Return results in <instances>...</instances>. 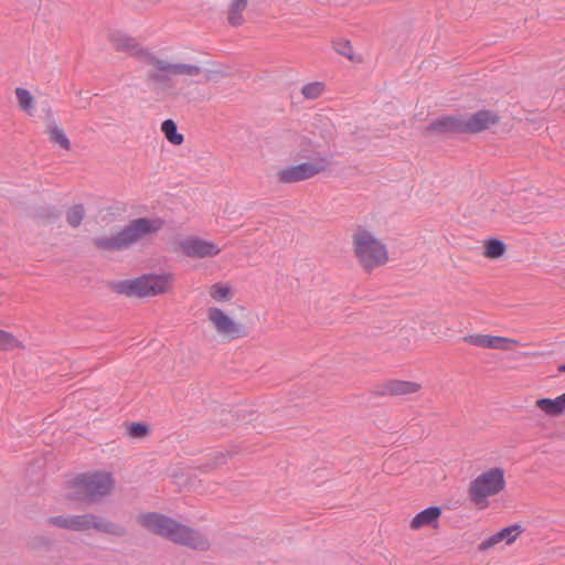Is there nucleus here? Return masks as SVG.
Segmentation results:
<instances>
[{
  "mask_svg": "<svg viewBox=\"0 0 565 565\" xmlns=\"http://www.w3.org/2000/svg\"><path fill=\"white\" fill-rule=\"evenodd\" d=\"M175 250L189 258H214L220 255L221 247L213 241L200 236L188 235L175 243Z\"/></svg>",
  "mask_w": 565,
  "mask_h": 565,
  "instance_id": "10",
  "label": "nucleus"
},
{
  "mask_svg": "<svg viewBox=\"0 0 565 565\" xmlns=\"http://www.w3.org/2000/svg\"><path fill=\"white\" fill-rule=\"evenodd\" d=\"M207 295L213 302L212 306H218L232 301L235 296V290L230 284L218 281L209 286Z\"/></svg>",
  "mask_w": 565,
  "mask_h": 565,
  "instance_id": "17",
  "label": "nucleus"
},
{
  "mask_svg": "<svg viewBox=\"0 0 565 565\" xmlns=\"http://www.w3.org/2000/svg\"><path fill=\"white\" fill-rule=\"evenodd\" d=\"M148 434V427L146 425L134 423L128 427V435L131 438H143Z\"/></svg>",
  "mask_w": 565,
  "mask_h": 565,
  "instance_id": "30",
  "label": "nucleus"
},
{
  "mask_svg": "<svg viewBox=\"0 0 565 565\" xmlns=\"http://www.w3.org/2000/svg\"><path fill=\"white\" fill-rule=\"evenodd\" d=\"M21 341L17 339L14 334L6 330L0 329V350L9 351L22 348Z\"/></svg>",
  "mask_w": 565,
  "mask_h": 565,
  "instance_id": "26",
  "label": "nucleus"
},
{
  "mask_svg": "<svg viewBox=\"0 0 565 565\" xmlns=\"http://www.w3.org/2000/svg\"><path fill=\"white\" fill-rule=\"evenodd\" d=\"M465 118L443 117L433 121L429 129L437 132L466 134Z\"/></svg>",
  "mask_w": 565,
  "mask_h": 565,
  "instance_id": "18",
  "label": "nucleus"
},
{
  "mask_svg": "<svg viewBox=\"0 0 565 565\" xmlns=\"http://www.w3.org/2000/svg\"><path fill=\"white\" fill-rule=\"evenodd\" d=\"M205 317L209 328L222 340L233 341L246 335L244 324L231 310L220 306H209Z\"/></svg>",
  "mask_w": 565,
  "mask_h": 565,
  "instance_id": "8",
  "label": "nucleus"
},
{
  "mask_svg": "<svg viewBox=\"0 0 565 565\" xmlns=\"http://www.w3.org/2000/svg\"><path fill=\"white\" fill-rule=\"evenodd\" d=\"M505 488V470L502 467H490L469 482L468 500L476 509L486 510L490 507L491 499L501 494Z\"/></svg>",
  "mask_w": 565,
  "mask_h": 565,
  "instance_id": "5",
  "label": "nucleus"
},
{
  "mask_svg": "<svg viewBox=\"0 0 565 565\" xmlns=\"http://www.w3.org/2000/svg\"><path fill=\"white\" fill-rule=\"evenodd\" d=\"M14 94L19 108L26 115L32 116L35 113L36 103L31 92L22 87H17Z\"/></svg>",
  "mask_w": 565,
  "mask_h": 565,
  "instance_id": "20",
  "label": "nucleus"
},
{
  "mask_svg": "<svg viewBox=\"0 0 565 565\" xmlns=\"http://www.w3.org/2000/svg\"><path fill=\"white\" fill-rule=\"evenodd\" d=\"M519 345L520 342L516 339L488 334L486 349L511 351Z\"/></svg>",
  "mask_w": 565,
  "mask_h": 565,
  "instance_id": "22",
  "label": "nucleus"
},
{
  "mask_svg": "<svg viewBox=\"0 0 565 565\" xmlns=\"http://www.w3.org/2000/svg\"><path fill=\"white\" fill-rule=\"evenodd\" d=\"M136 522L153 534L175 543L200 550L209 546V542L203 535L163 514L156 512L141 513L137 516Z\"/></svg>",
  "mask_w": 565,
  "mask_h": 565,
  "instance_id": "2",
  "label": "nucleus"
},
{
  "mask_svg": "<svg viewBox=\"0 0 565 565\" xmlns=\"http://www.w3.org/2000/svg\"><path fill=\"white\" fill-rule=\"evenodd\" d=\"M523 532L524 527L518 523L502 527L500 531L483 540L479 544V551H489L500 543H504L505 545L510 546L516 542Z\"/></svg>",
  "mask_w": 565,
  "mask_h": 565,
  "instance_id": "13",
  "label": "nucleus"
},
{
  "mask_svg": "<svg viewBox=\"0 0 565 565\" xmlns=\"http://www.w3.org/2000/svg\"><path fill=\"white\" fill-rule=\"evenodd\" d=\"M499 121L500 116L495 111L482 109L465 118L463 129L466 134H478L492 128L498 125Z\"/></svg>",
  "mask_w": 565,
  "mask_h": 565,
  "instance_id": "14",
  "label": "nucleus"
},
{
  "mask_svg": "<svg viewBox=\"0 0 565 565\" xmlns=\"http://www.w3.org/2000/svg\"><path fill=\"white\" fill-rule=\"evenodd\" d=\"M326 157H317L310 161L285 167L277 171L276 178L280 183L301 182L324 172L329 168Z\"/></svg>",
  "mask_w": 565,
  "mask_h": 565,
  "instance_id": "9",
  "label": "nucleus"
},
{
  "mask_svg": "<svg viewBox=\"0 0 565 565\" xmlns=\"http://www.w3.org/2000/svg\"><path fill=\"white\" fill-rule=\"evenodd\" d=\"M95 529L111 535H124L126 533L121 525L102 519L93 514L72 515L71 527L73 531H87Z\"/></svg>",
  "mask_w": 565,
  "mask_h": 565,
  "instance_id": "11",
  "label": "nucleus"
},
{
  "mask_svg": "<svg viewBox=\"0 0 565 565\" xmlns=\"http://www.w3.org/2000/svg\"><path fill=\"white\" fill-rule=\"evenodd\" d=\"M332 47L338 54L343 55L352 62L360 61L359 56L355 54L353 45L344 38H337L332 40Z\"/></svg>",
  "mask_w": 565,
  "mask_h": 565,
  "instance_id": "24",
  "label": "nucleus"
},
{
  "mask_svg": "<svg viewBox=\"0 0 565 565\" xmlns=\"http://www.w3.org/2000/svg\"><path fill=\"white\" fill-rule=\"evenodd\" d=\"M109 41L116 51L135 56L150 66L147 76L159 93L172 94L175 88L174 77L193 78L202 72L198 64L171 62L159 57L143 47L135 38L125 33L114 32L110 34Z\"/></svg>",
  "mask_w": 565,
  "mask_h": 565,
  "instance_id": "1",
  "label": "nucleus"
},
{
  "mask_svg": "<svg viewBox=\"0 0 565 565\" xmlns=\"http://www.w3.org/2000/svg\"><path fill=\"white\" fill-rule=\"evenodd\" d=\"M47 137L50 142H52L54 146H57L65 151L71 150V141L62 127L57 125L50 126L47 128Z\"/></svg>",
  "mask_w": 565,
  "mask_h": 565,
  "instance_id": "23",
  "label": "nucleus"
},
{
  "mask_svg": "<svg viewBox=\"0 0 565 565\" xmlns=\"http://www.w3.org/2000/svg\"><path fill=\"white\" fill-rule=\"evenodd\" d=\"M161 130L169 142L179 146L183 142V136L178 132L175 122L172 119H167L161 125Z\"/></svg>",
  "mask_w": 565,
  "mask_h": 565,
  "instance_id": "25",
  "label": "nucleus"
},
{
  "mask_svg": "<svg viewBox=\"0 0 565 565\" xmlns=\"http://www.w3.org/2000/svg\"><path fill=\"white\" fill-rule=\"evenodd\" d=\"M535 406L546 416L559 417L565 414V393L555 398H539Z\"/></svg>",
  "mask_w": 565,
  "mask_h": 565,
  "instance_id": "16",
  "label": "nucleus"
},
{
  "mask_svg": "<svg viewBox=\"0 0 565 565\" xmlns=\"http://www.w3.org/2000/svg\"><path fill=\"white\" fill-rule=\"evenodd\" d=\"M443 508L430 505L416 513L408 522V529L413 532H419L425 529L438 530L440 527V519Z\"/></svg>",
  "mask_w": 565,
  "mask_h": 565,
  "instance_id": "12",
  "label": "nucleus"
},
{
  "mask_svg": "<svg viewBox=\"0 0 565 565\" xmlns=\"http://www.w3.org/2000/svg\"><path fill=\"white\" fill-rule=\"evenodd\" d=\"M561 372H565V364L561 365L558 369Z\"/></svg>",
  "mask_w": 565,
  "mask_h": 565,
  "instance_id": "34",
  "label": "nucleus"
},
{
  "mask_svg": "<svg viewBox=\"0 0 565 565\" xmlns=\"http://www.w3.org/2000/svg\"><path fill=\"white\" fill-rule=\"evenodd\" d=\"M523 355H524V356H539V355H540V353H537V352H532V353L526 352V353H524Z\"/></svg>",
  "mask_w": 565,
  "mask_h": 565,
  "instance_id": "33",
  "label": "nucleus"
},
{
  "mask_svg": "<svg viewBox=\"0 0 565 565\" xmlns=\"http://www.w3.org/2000/svg\"><path fill=\"white\" fill-rule=\"evenodd\" d=\"M163 225L160 218L140 217L111 236L98 237L95 244L104 249H118L126 247L147 235L158 232Z\"/></svg>",
  "mask_w": 565,
  "mask_h": 565,
  "instance_id": "7",
  "label": "nucleus"
},
{
  "mask_svg": "<svg viewBox=\"0 0 565 565\" xmlns=\"http://www.w3.org/2000/svg\"><path fill=\"white\" fill-rule=\"evenodd\" d=\"M352 250L359 265L366 271L384 266L390 260L386 244L364 227H358L352 234Z\"/></svg>",
  "mask_w": 565,
  "mask_h": 565,
  "instance_id": "4",
  "label": "nucleus"
},
{
  "mask_svg": "<svg viewBox=\"0 0 565 565\" xmlns=\"http://www.w3.org/2000/svg\"><path fill=\"white\" fill-rule=\"evenodd\" d=\"M248 6V0H231L227 9V19L232 25H239L244 21L243 12Z\"/></svg>",
  "mask_w": 565,
  "mask_h": 565,
  "instance_id": "21",
  "label": "nucleus"
},
{
  "mask_svg": "<svg viewBox=\"0 0 565 565\" xmlns=\"http://www.w3.org/2000/svg\"><path fill=\"white\" fill-rule=\"evenodd\" d=\"M482 256L486 259L498 260L507 253V245L499 238H488L482 243Z\"/></svg>",
  "mask_w": 565,
  "mask_h": 565,
  "instance_id": "19",
  "label": "nucleus"
},
{
  "mask_svg": "<svg viewBox=\"0 0 565 565\" xmlns=\"http://www.w3.org/2000/svg\"><path fill=\"white\" fill-rule=\"evenodd\" d=\"M174 281L175 276L171 271L149 273L137 278L118 281L114 289L127 297L151 298L170 292Z\"/></svg>",
  "mask_w": 565,
  "mask_h": 565,
  "instance_id": "6",
  "label": "nucleus"
},
{
  "mask_svg": "<svg viewBox=\"0 0 565 565\" xmlns=\"http://www.w3.org/2000/svg\"><path fill=\"white\" fill-rule=\"evenodd\" d=\"M114 484L113 476L107 471L81 473L67 483L63 497L71 502H93L110 494Z\"/></svg>",
  "mask_w": 565,
  "mask_h": 565,
  "instance_id": "3",
  "label": "nucleus"
},
{
  "mask_svg": "<svg viewBox=\"0 0 565 565\" xmlns=\"http://www.w3.org/2000/svg\"><path fill=\"white\" fill-rule=\"evenodd\" d=\"M71 516L72 515L52 516V518L47 519V523L50 525H53V526H57V527H61V529L70 530V527H71Z\"/></svg>",
  "mask_w": 565,
  "mask_h": 565,
  "instance_id": "31",
  "label": "nucleus"
},
{
  "mask_svg": "<svg viewBox=\"0 0 565 565\" xmlns=\"http://www.w3.org/2000/svg\"><path fill=\"white\" fill-rule=\"evenodd\" d=\"M288 142L295 149V151H297V149L299 147H301L302 143L305 142V138L299 135L294 134V135L288 136Z\"/></svg>",
  "mask_w": 565,
  "mask_h": 565,
  "instance_id": "32",
  "label": "nucleus"
},
{
  "mask_svg": "<svg viewBox=\"0 0 565 565\" xmlns=\"http://www.w3.org/2000/svg\"><path fill=\"white\" fill-rule=\"evenodd\" d=\"M382 394L390 396L413 395L422 391L423 385L418 381L391 379L382 384Z\"/></svg>",
  "mask_w": 565,
  "mask_h": 565,
  "instance_id": "15",
  "label": "nucleus"
},
{
  "mask_svg": "<svg viewBox=\"0 0 565 565\" xmlns=\"http://www.w3.org/2000/svg\"><path fill=\"white\" fill-rule=\"evenodd\" d=\"M323 92L324 85L320 82L306 84L301 89L302 95L308 99H316L320 97Z\"/></svg>",
  "mask_w": 565,
  "mask_h": 565,
  "instance_id": "27",
  "label": "nucleus"
},
{
  "mask_svg": "<svg viewBox=\"0 0 565 565\" xmlns=\"http://www.w3.org/2000/svg\"><path fill=\"white\" fill-rule=\"evenodd\" d=\"M84 218V207L75 205L67 210L66 221L72 227H77Z\"/></svg>",
  "mask_w": 565,
  "mask_h": 565,
  "instance_id": "28",
  "label": "nucleus"
},
{
  "mask_svg": "<svg viewBox=\"0 0 565 565\" xmlns=\"http://www.w3.org/2000/svg\"><path fill=\"white\" fill-rule=\"evenodd\" d=\"M488 334L472 333L463 337V341L470 345L479 347L482 349L487 348Z\"/></svg>",
  "mask_w": 565,
  "mask_h": 565,
  "instance_id": "29",
  "label": "nucleus"
}]
</instances>
